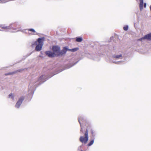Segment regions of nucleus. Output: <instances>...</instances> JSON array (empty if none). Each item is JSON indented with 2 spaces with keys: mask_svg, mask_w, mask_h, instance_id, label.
Segmentation results:
<instances>
[{
  "mask_svg": "<svg viewBox=\"0 0 151 151\" xmlns=\"http://www.w3.org/2000/svg\"><path fill=\"white\" fill-rule=\"evenodd\" d=\"M85 137L83 136L80 137L79 139L80 141L82 143L86 144L88 140V130L86 129L85 134Z\"/></svg>",
  "mask_w": 151,
  "mask_h": 151,
  "instance_id": "obj_4",
  "label": "nucleus"
},
{
  "mask_svg": "<svg viewBox=\"0 0 151 151\" xmlns=\"http://www.w3.org/2000/svg\"><path fill=\"white\" fill-rule=\"evenodd\" d=\"M128 26H126L124 27V29L125 31H127L128 29Z\"/></svg>",
  "mask_w": 151,
  "mask_h": 151,
  "instance_id": "obj_22",
  "label": "nucleus"
},
{
  "mask_svg": "<svg viewBox=\"0 0 151 151\" xmlns=\"http://www.w3.org/2000/svg\"><path fill=\"white\" fill-rule=\"evenodd\" d=\"M24 99V98L23 96H22L20 98L15 105V107L17 108H19Z\"/></svg>",
  "mask_w": 151,
  "mask_h": 151,
  "instance_id": "obj_6",
  "label": "nucleus"
},
{
  "mask_svg": "<svg viewBox=\"0 0 151 151\" xmlns=\"http://www.w3.org/2000/svg\"><path fill=\"white\" fill-rule=\"evenodd\" d=\"M45 54L50 58H52L55 56V53H53L50 51H46L45 52Z\"/></svg>",
  "mask_w": 151,
  "mask_h": 151,
  "instance_id": "obj_9",
  "label": "nucleus"
},
{
  "mask_svg": "<svg viewBox=\"0 0 151 151\" xmlns=\"http://www.w3.org/2000/svg\"><path fill=\"white\" fill-rule=\"evenodd\" d=\"M52 50L53 53H55V55L59 56L58 54L60 53V48L59 47L56 46H53L52 47Z\"/></svg>",
  "mask_w": 151,
  "mask_h": 151,
  "instance_id": "obj_5",
  "label": "nucleus"
},
{
  "mask_svg": "<svg viewBox=\"0 0 151 151\" xmlns=\"http://www.w3.org/2000/svg\"><path fill=\"white\" fill-rule=\"evenodd\" d=\"M94 142V141L93 139L91 140L88 144V146H91L93 143Z\"/></svg>",
  "mask_w": 151,
  "mask_h": 151,
  "instance_id": "obj_16",
  "label": "nucleus"
},
{
  "mask_svg": "<svg viewBox=\"0 0 151 151\" xmlns=\"http://www.w3.org/2000/svg\"><path fill=\"white\" fill-rule=\"evenodd\" d=\"M78 49V48L77 47L74 48L72 49H68V50L72 52H75L77 51Z\"/></svg>",
  "mask_w": 151,
  "mask_h": 151,
  "instance_id": "obj_13",
  "label": "nucleus"
},
{
  "mask_svg": "<svg viewBox=\"0 0 151 151\" xmlns=\"http://www.w3.org/2000/svg\"><path fill=\"white\" fill-rule=\"evenodd\" d=\"M9 97L11 98L13 100H14V95L12 93H11L9 94Z\"/></svg>",
  "mask_w": 151,
  "mask_h": 151,
  "instance_id": "obj_14",
  "label": "nucleus"
},
{
  "mask_svg": "<svg viewBox=\"0 0 151 151\" xmlns=\"http://www.w3.org/2000/svg\"><path fill=\"white\" fill-rule=\"evenodd\" d=\"M52 76H50L47 79L45 78L46 76L45 75H42L38 79V81L36 82V83L35 85H34L33 86H32L31 84H30L29 87L28 92L30 93L33 94L34 93V91L35 88V85L39 84H40L42 83L45 81L49 78H50L52 77Z\"/></svg>",
  "mask_w": 151,
  "mask_h": 151,
  "instance_id": "obj_1",
  "label": "nucleus"
},
{
  "mask_svg": "<svg viewBox=\"0 0 151 151\" xmlns=\"http://www.w3.org/2000/svg\"><path fill=\"white\" fill-rule=\"evenodd\" d=\"M45 40V38L42 37L38 38L37 39V42L38 44L35 47V50L37 51H40L42 48L43 45V41Z\"/></svg>",
  "mask_w": 151,
  "mask_h": 151,
  "instance_id": "obj_2",
  "label": "nucleus"
},
{
  "mask_svg": "<svg viewBox=\"0 0 151 151\" xmlns=\"http://www.w3.org/2000/svg\"><path fill=\"white\" fill-rule=\"evenodd\" d=\"M68 49H69L66 47H64L62 51H60V53L58 54V55H62L63 54H65L67 51L68 50Z\"/></svg>",
  "mask_w": 151,
  "mask_h": 151,
  "instance_id": "obj_10",
  "label": "nucleus"
},
{
  "mask_svg": "<svg viewBox=\"0 0 151 151\" xmlns=\"http://www.w3.org/2000/svg\"><path fill=\"white\" fill-rule=\"evenodd\" d=\"M78 62V61L77 62H76V63H75L73 64V65H71V66H69V65H68V67L67 68H71V67H72V66H74V65H76Z\"/></svg>",
  "mask_w": 151,
  "mask_h": 151,
  "instance_id": "obj_21",
  "label": "nucleus"
},
{
  "mask_svg": "<svg viewBox=\"0 0 151 151\" xmlns=\"http://www.w3.org/2000/svg\"><path fill=\"white\" fill-rule=\"evenodd\" d=\"M82 40V38L80 37H77L76 39V41L77 42H81Z\"/></svg>",
  "mask_w": 151,
  "mask_h": 151,
  "instance_id": "obj_15",
  "label": "nucleus"
},
{
  "mask_svg": "<svg viewBox=\"0 0 151 151\" xmlns=\"http://www.w3.org/2000/svg\"><path fill=\"white\" fill-rule=\"evenodd\" d=\"M12 24H11L9 26H2L1 27L4 29H6L7 30L11 29H13L14 30L13 31H10L11 32H15L18 31H21L20 28H14L12 27Z\"/></svg>",
  "mask_w": 151,
  "mask_h": 151,
  "instance_id": "obj_3",
  "label": "nucleus"
},
{
  "mask_svg": "<svg viewBox=\"0 0 151 151\" xmlns=\"http://www.w3.org/2000/svg\"><path fill=\"white\" fill-rule=\"evenodd\" d=\"M11 74V73H8L7 74V75Z\"/></svg>",
  "mask_w": 151,
  "mask_h": 151,
  "instance_id": "obj_24",
  "label": "nucleus"
},
{
  "mask_svg": "<svg viewBox=\"0 0 151 151\" xmlns=\"http://www.w3.org/2000/svg\"><path fill=\"white\" fill-rule=\"evenodd\" d=\"M83 145L80 146L78 148V150L80 151H86V150H81V148L83 147Z\"/></svg>",
  "mask_w": 151,
  "mask_h": 151,
  "instance_id": "obj_20",
  "label": "nucleus"
},
{
  "mask_svg": "<svg viewBox=\"0 0 151 151\" xmlns=\"http://www.w3.org/2000/svg\"><path fill=\"white\" fill-rule=\"evenodd\" d=\"M113 58L115 59L116 60H118L119 59H122L123 58V56L122 54L119 55H114L112 56Z\"/></svg>",
  "mask_w": 151,
  "mask_h": 151,
  "instance_id": "obj_11",
  "label": "nucleus"
},
{
  "mask_svg": "<svg viewBox=\"0 0 151 151\" xmlns=\"http://www.w3.org/2000/svg\"><path fill=\"white\" fill-rule=\"evenodd\" d=\"M91 132L92 134V136H93V137H94L96 135L95 132L92 129H91Z\"/></svg>",
  "mask_w": 151,
  "mask_h": 151,
  "instance_id": "obj_17",
  "label": "nucleus"
},
{
  "mask_svg": "<svg viewBox=\"0 0 151 151\" xmlns=\"http://www.w3.org/2000/svg\"><path fill=\"white\" fill-rule=\"evenodd\" d=\"M147 39L149 40H151V33H150L145 35L143 37L138 40H139L142 41L143 40Z\"/></svg>",
  "mask_w": 151,
  "mask_h": 151,
  "instance_id": "obj_8",
  "label": "nucleus"
},
{
  "mask_svg": "<svg viewBox=\"0 0 151 151\" xmlns=\"http://www.w3.org/2000/svg\"><path fill=\"white\" fill-rule=\"evenodd\" d=\"M28 30L30 31H31L33 32V34H35L36 33V32L35 30L33 29H28Z\"/></svg>",
  "mask_w": 151,
  "mask_h": 151,
  "instance_id": "obj_18",
  "label": "nucleus"
},
{
  "mask_svg": "<svg viewBox=\"0 0 151 151\" xmlns=\"http://www.w3.org/2000/svg\"><path fill=\"white\" fill-rule=\"evenodd\" d=\"M139 7L141 11L143 9V0H139Z\"/></svg>",
  "mask_w": 151,
  "mask_h": 151,
  "instance_id": "obj_12",
  "label": "nucleus"
},
{
  "mask_svg": "<svg viewBox=\"0 0 151 151\" xmlns=\"http://www.w3.org/2000/svg\"><path fill=\"white\" fill-rule=\"evenodd\" d=\"M122 61H113L112 62L116 64H119V63L122 62Z\"/></svg>",
  "mask_w": 151,
  "mask_h": 151,
  "instance_id": "obj_19",
  "label": "nucleus"
},
{
  "mask_svg": "<svg viewBox=\"0 0 151 151\" xmlns=\"http://www.w3.org/2000/svg\"><path fill=\"white\" fill-rule=\"evenodd\" d=\"M14 26H15V27H16V25H15V24H14Z\"/></svg>",
  "mask_w": 151,
  "mask_h": 151,
  "instance_id": "obj_25",
  "label": "nucleus"
},
{
  "mask_svg": "<svg viewBox=\"0 0 151 151\" xmlns=\"http://www.w3.org/2000/svg\"><path fill=\"white\" fill-rule=\"evenodd\" d=\"M144 7H145V8L146 7V3H145L144 4Z\"/></svg>",
  "mask_w": 151,
  "mask_h": 151,
  "instance_id": "obj_23",
  "label": "nucleus"
},
{
  "mask_svg": "<svg viewBox=\"0 0 151 151\" xmlns=\"http://www.w3.org/2000/svg\"><path fill=\"white\" fill-rule=\"evenodd\" d=\"M1 0H0V1H1Z\"/></svg>",
  "mask_w": 151,
  "mask_h": 151,
  "instance_id": "obj_26",
  "label": "nucleus"
},
{
  "mask_svg": "<svg viewBox=\"0 0 151 151\" xmlns=\"http://www.w3.org/2000/svg\"><path fill=\"white\" fill-rule=\"evenodd\" d=\"M78 121L81 125V132H83V127L82 126V123H84L85 121V120L83 117L80 116L78 118Z\"/></svg>",
  "mask_w": 151,
  "mask_h": 151,
  "instance_id": "obj_7",
  "label": "nucleus"
}]
</instances>
